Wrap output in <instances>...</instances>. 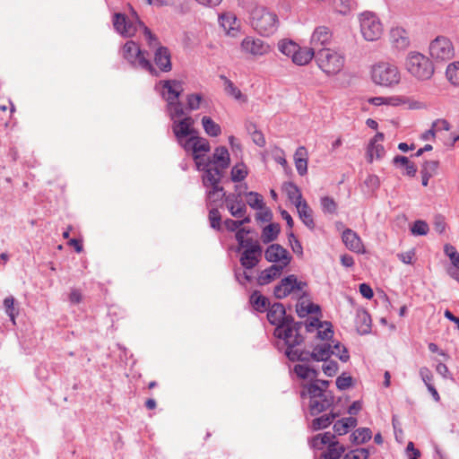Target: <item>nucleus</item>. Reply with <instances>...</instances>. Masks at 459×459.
I'll return each mask as SVG.
<instances>
[{"instance_id": "1", "label": "nucleus", "mask_w": 459, "mask_h": 459, "mask_svg": "<svg viewBox=\"0 0 459 459\" xmlns=\"http://www.w3.org/2000/svg\"><path fill=\"white\" fill-rule=\"evenodd\" d=\"M252 27L262 36L273 35L279 27L277 14L263 5L255 6L251 12Z\"/></svg>"}, {"instance_id": "2", "label": "nucleus", "mask_w": 459, "mask_h": 459, "mask_svg": "<svg viewBox=\"0 0 459 459\" xmlns=\"http://www.w3.org/2000/svg\"><path fill=\"white\" fill-rule=\"evenodd\" d=\"M273 295L277 299H283L290 295H299L298 299H307L309 297L307 282L299 281L295 274H290L274 286Z\"/></svg>"}, {"instance_id": "3", "label": "nucleus", "mask_w": 459, "mask_h": 459, "mask_svg": "<svg viewBox=\"0 0 459 459\" xmlns=\"http://www.w3.org/2000/svg\"><path fill=\"white\" fill-rule=\"evenodd\" d=\"M146 52L141 50L137 43L133 40L127 41L122 48L123 57L133 66L141 67L148 71L152 76L158 77L160 72L152 65L145 56Z\"/></svg>"}, {"instance_id": "4", "label": "nucleus", "mask_w": 459, "mask_h": 459, "mask_svg": "<svg viewBox=\"0 0 459 459\" xmlns=\"http://www.w3.org/2000/svg\"><path fill=\"white\" fill-rule=\"evenodd\" d=\"M405 67L412 76L421 81L430 79L435 71L432 62L419 52L408 54Z\"/></svg>"}, {"instance_id": "5", "label": "nucleus", "mask_w": 459, "mask_h": 459, "mask_svg": "<svg viewBox=\"0 0 459 459\" xmlns=\"http://www.w3.org/2000/svg\"><path fill=\"white\" fill-rule=\"evenodd\" d=\"M348 432H336L338 436L347 434ZM336 437L335 432H324L323 435L319 434L312 438L310 445L313 448L322 449L324 445H328L327 451L323 455L324 459H340L345 451L343 445L334 440Z\"/></svg>"}, {"instance_id": "6", "label": "nucleus", "mask_w": 459, "mask_h": 459, "mask_svg": "<svg viewBox=\"0 0 459 459\" xmlns=\"http://www.w3.org/2000/svg\"><path fill=\"white\" fill-rule=\"evenodd\" d=\"M344 56L337 51L322 48L316 52V62L326 74H338L344 65Z\"/></svg>"}, {"instance_id": "7", "label": "nucleus", "mask_w": 459, "mask_h": 459, "mask_svg": "<svg viewBox=\"0 0 459 459\" xmlns=\"http://www.w3.org/2000/svg\"><path fill=\"white\" fill-rule=\"evenodd\" d=\"M372 80L378 85L392 87L399 83L401 75L395 65L381 62L373 66Z\"/></svg>"}, {"instance_id": "8", "label": "nucleus", "mask_w": 459, "mask_h": 459, "mask_svg": "<svg viewBox=\"0 0 459 459\" xmlns=\"http://www.w3.org/2000/svg\"><path fill=\"white\" fill-rule=\"evenodd\" d=\"M359 25L361 34L368 41L377 40L383 33L382 23L374 13H362L359 16Z\"/></svg>"}, {"instance_id": "9", "label": "nucleus", "mask_w": 459, "mask_h": 459, "mask_svg": "<svg viewBox=\"0 0 459 459\" xmlns=\"http://www.w3.org/2000/svg\"><path fill=\"white\" fill-rule=\"evenodd\" d=\"M195 120L191 117H186L180 120H174L172 131L177 142L181 147L188 146L187 139L198 134V131L194 127Z\"/></svg>"}, {"instance_id": "10", "label": "nucleus", "mask_w": 459, "mask_h": 459, "mask_svg": "<svg viewBox=\"0 0 459 459\" xmlns=\"http://www.w3.org/2000/svg\"><path fill=\"white\" fill-rule=\"evenodd\" d=\"M429 55L436 61H447L454 56L451 41L446 37H437L429 45Z\"/></svg>"}, {"instance_id": "11", "label": "nucleus", "mask_w": 459, "mask_h": 459, "mask_svg": "<svg viewBox=\"0 0 459 459\" xmlns=\"http://www.w3.org/2000/svg\"><path fill=\"white\" fill-rule=\"evenodd\" d=\"M264 258L270 263L285 268L290 264L292 257L281 245L272 244L265 249Z\"/></svg>"}, {"instance_id": "12", "label": "nucleus", "mask_w": 459, "mask_h": 459, "mask_svg": "<svg viewBox=\"0 0 459 459\" xmlns=\"http://www.w3.org/2000/svg\"><path fill=\"white\" fill-rule=\"evenodd\" d=\"M241 49L252 56H263L270 51V46L260 39L248 36L242 40Z\"/></svg>"}, {"instance_id": "13", "label": "nucleus", "mask_w": 459, "mask_h": 459, "mask_svg": "<svg viewBox=\"0 0 459 459\" xmlns=\"http://www.w3.org/2000/svg\"><path fill=\"white\" fill-rule=\"evenodd\" d=\"M113 25L115 30L124 37L134 36L136 32V24L129 21L128 18L120 13L114 14Z\"/></svg>"}, {"instance_id": "14", "label": "nucleus", "mask_w": 459, "mask_h": 459, "mask_svg": "<svg viewBox=\"0 0 459 459\" xmlns=\"http://www.w3.org/2000/svg\"><path fill=\"white\" fill-rule=\"evenodd\" d=\"M273 335L282 339L289 347L299 346L304 342V337L300 333H295L291 327H275Z\"/></svg>"}, {"instance_id": "15", "label": "nucleus", "mask_w": 459, "mask_h": 459, "mask_svg": "<svg viewBox=\"0 0 459 459\" xmlns=\"http://www.w3.org/2000/svg\"><path fill=\"white\" fill-rule=\"evenodd\" d=\"M342 239L348 249L362 254L365 252L364 245L359 236L352 230L346 229L342 234Z\"/></svg>"}, {"instance_id": "16", "label": "nucleus", "mask_w": 459, "mask_h": 459, "mask_svg": "<svg viewBox=\"0 0 459 459\" xmlns=\"http://www.w3.org/2000/svg\"><path fill=\"white\" fill-rule=\"evenodd\" d=\"M262 251L263 250L261 246L255 247L253 250H244L239 259L242 267L245 268L246 270H250L255 267L260 261Z\"/></svg>"}, {"instance_id": "17", "label": "nucleus", "mask_w": 459, "mask_h": 459, "mask_svg": "<svg viewBox=\"0 0 459 459\" xmlns=\"http://www.w3.org/2000/svg\"><path fill=\"white\" fill-rule=\"evenodd\" d=\"M154 63L160 72L168 73L172 69L170 51L168 48L159 46L154 53Z\"/></svg>"}, {"instance_id": "18", "label": "nucleus", "mask_w": 459, "mask_h": 459, "mask_svg": "<svg viewBox=\"0 0 459 459\" xmlns=\"http://www.w3.org/2000/svg\"><path fill=\"white\" fill-rule=\"evenodd\" d=\"M164 90H167L168 96L162 92L163 98L167 102L178 101V98L183 91V82L178 80H165L160 82Z\"/></svg>"}, {"instance_id": "19", "label": "nucleus", "mask_w": 459, "mask_h": 459, "mask_svg": "<svg viewBox=\"0 0 459 459\" xmlns=\"http://www.w3.org/2000/svg\"><path fill=\"white\" fill-rule=\"evenodd\" d=\"M283 269L284 268L281 265L272 264L268 268L261 271L256 279L257 284L260 286H264L271 283L281 276Z\"/></svg>"}, {"instance_id": "20", "label": "nucleus", "mask_w": 459, "mask_h": 459, "mask_svg": "<svg viewBox=\"0 0 459 459\" xmlns=\"http://www.w3.org/2000/svg\"><path fill=\"white\" fill-rule=\"evenodd\" d=\"M334 401V396L332 392H329L325 396L319 397L318 399L309 401V411L311 415H317L320 412L330 408Z\"/></svg>"}, {"instance_id": "21", "label": "nucleus", "mask_w": 459, "mask_h": 459, "mask_svg": "<svg viewBox=\"0 0 459 459\" xmlns=\"http://www.w3.org/2000/svg\"><path fill=\"white\" fill-rule=\"evenodd\" d=\"M188 146L182 147L185 151H192V156L201 154L200 152H208L211 149L209 142L205 138L199 137L198 134L187 139Z\"/></svg>"}, {"instance_id": "22", "label": "nucleus", "mask_w": 459, "mask_h": 459, "mask_svg": "<svg viewBox=\"0 0 459 459\" xmlns=\"http://www.w3.org/2000/svg\"><path fill=\"white\" fill-rule=\"evenodd\" d=\"M204 174L202 177L203 185L209 188L215 186H220L221 178L223 177V170L219 168L210 167L203 170Z\"/></svg>"}, {"instance_id": "23", "label": "nucleus", "mask_w": 459, "mask_h": 459, "mask_svg": "<svg viewBox=\"0 0 459 459\" xmlns=\"http://www.w3.org/2000/svg\"><path fill=\"white\" fill-rule=\"evenodd\" d=\"M212 165L223 170L230 166V158L229 151L224 146L215 148L212 156L211 157Z\"/></svg>"}, {"instance_id": "24", "label": "nucleus", "mask_w": 459, "mask_h": 459, "mask_svg": "<svg viewBox=\"0 0 459 459\" xmlns=\"http://www.w3.org/2000/svg\"><path fill=\"white\" fill-rule=\"evenodd\" d=\"M390 39L393 46L399 50H404L410 45L408 33L402 28L392 29L390 31Z\"/></svg>"}, {"instance_id": "25", "label": "nucleus", "mask_w": 459, "mask_h": 459, "mask_svg": "<svg viewBox=\"0 0 459 459\" xmlns=\"http://www.w3.org/2000/svg\"><path fill=\"white\" fill-rule=\"evenodd\" d=\"M225 190L221 186L209 187L206 191V205L208 207L222 206Z\"/></svg>"}, {"instance_id": "26", "label": "nucleus", "mask_w": 459, "mask_h": 459, "mask_svg": "<svg viewBox=\"0 0 459 459\" xmlns=\"http://www.w3.org/2000/svg\"><path fill=\"white\" fill-rule=\"evenodd\" d=\"M267 319L269 323L276 327H279L282 316L285 314V307L283 304L275 302L267 308Z\"/></svg>"}, {"instance_id": "27", "label": "nucleus", "mask_w": 459, "mask_h": 459, "mask_svg": "<svg viewBox=\"0 0 459 459\" xmlns=\"http://www.w3.org/2000/svg\"><path fill=\"white\" fill-rule=\"evenodd\" d=\"M332 33L325 26L317 27L312 34L311 44L314 48L317 46H325L330 42Z\"/></svg>"}, {"instance_id": "28", "label": "nucleus", "mask_w": 459, "mask_h": 459, "mask_svg": "<svg viewBox=\"0 0 459 459\" xmlns=\"http://www.w3.org/2000/svg\"><path fill=\"white\" fill-rule=\"evenodd\" d=\"M313 57L316 58V52L313 48H302L299 46V49L296 50L291 59L297 65H305L308 64Z\"/></svg>"}, {"instance_id": "29", "label": "nucleus", "mask_w": 459, "mask_h": 459, "mask_svg": "<svg viewBox=\"0 0 459 459\" xmlns=\"http://www.w3.org/2000/svg\"><path fill=\"white\" fill-rule=\"evenodd\" d=\"M297 210L299 216L302 222L311 230H313L316 227L314 218H313V211L307 204L306 201L300 205H297Z\"/></svg>"}, {"instance_id": "30", "label": "nucleus", "mask_w": 459, "mask_h": 459, "mask_svg": "<svg viewBox=\"0 0 459 459\" xmlns=\"http://www.w3.org/2000/svg\"><path fill=\"white\" fill-rule=\"evenodd\" d=\"M249 302L257 312L263 313L270 307L268 298L262 295L259 290H254L250 295Z\"/></svg>"}, {"instance_id": "31", "label": "nucleus", "mask_w": 459, "mask_h": 459, "mask_svg": "<svg viewBox=\"0 0 459 459\" xmlns=\"http://www.w3.org/2000/svg\"><path fill=\"white\" fill-rule=\"evenodd\" d=\"M283 189L287 194L290 201L297 207L304 203L302 194L296 184L293 182H287L283 186Z\"/></svg>"}, {"instance_id": "32", "label": "nucleus", "mask_w": 459, "mask_h": 459, "mask_svg": "<svg viewBox=\"0 0 459 459\" xmlns=\"http://www.w3.org/2000/svg\"><path fill=\"white\" fill-rule=\"evenodd\" d=\"M333 353L334 351L331 350V345L329 343H324L316 345L313 351H311L310 357H312V359L315 361H327Z\"/></svg>"}, {"instance_id": "33", "label": "nucleus", "mask_w": 459, "mask_h": 459, "mask_svg": "<svg viewBox=\"0 0 459 459\" xmlns=\"http://www.w3.org/2000/svg\"><path fill=\"white\" fill-rule=\"evenodd\" d=\"M306 155L307 151L303 146L299 147L294 154L295 166L300 176H304L307 172V159Z\"/></svg>"}, {"instance_id": "34", "label": "nucleus", "mask_w": 459, "mask_h": 459, "mask_svg": "<svg viewBox=\"0 0 459 459\" xmlns=\"http://www.w3.org/2000/svg\"><path fill=\"white\" fill-rule=\"evenodd\" d=\"M219 77L221 81H223L224 91L228 95L233 97L237 100H241L243 102L247 100V97L238 87L234 85V83L230 79H228L223 74H221Z\"/></svg>"}, {"instance_id": "35", "label": "nucleus", "mask_w": 459, "mask_h": 459, "mask_svg": "<svg viewBox=\"0 0 459 459\" xmlns=\"http://www.w3.org/2000/svg\"><path fill=\"white\" fill-rule=\"evenodd\" d=\"M281 231L280 224L278 223H270L265 226L261 234V240L264 244L271 243L274 241Z\"/></svg>"}, {"instance_id": "36", "label": "nucleus", "mask_w": 459, "mask_h": 459, "mask_svg": "<svg viewBox=\"0 0 459 459\" xmlns=\"http://www.w3.org/2000/svg\"><path fill=\"white\" fill-rule=\"evenodd\" d=\"M357 330L359 334H367L371 331V317L367 311H362L357 315Z\"/></svg>"}, {"instance_id": "37", "label": "nucleus", "mask_w": 459, "mask_h": 459, "mask_svg": "<svg viewBox=\"0 0 459 459\" xmlns=\"http://www.w3.org/2000/svg\"><path fill=\"white\" fill-rule=\"evenodd\" d=\"M320 311V306L312 302L308 303L307 305H305L304 299H298V303L296 305V312L299 317L303 318L307 316L308 314H316L319 313Z\"/></svg>"}, {"instance_id": "38", "label": "nucleus", "mask_w": 459, "mask_h": 459, "mask_svg": "<svg viewBox=\"0 0 459 459\" xmlns=\"http://www.w3.org/2000/svg\"><path fill=\"white\" fill-rule=\"evenodd\" d=\"M306 391L301 392V396L304 397L306 394L309 395L310 401L318 399L319 397L325 396L329 392L323 389L317 383L313 382L305 386Z\"/></svg>"}, {"instance_id": "39", "label": "nucleus", "mask_w": 459, "mask_h": 459, "mask_svg": "<svg viewBox=\"0 0 459 459\" xmlns=\"http://www.w3.org/2000/svg\"><path fill=\"white\" fill-rule=\"evenodd\" d=\"M202 124L205 133L212 137H216L221 134V128L216 124L210 117H203Z\"/></svg>"}, {"instance_id": "40", "label": "nucleus", "mask_w": 459, "mask_h": 459, "mask_svg": "<svg viewBox=\"0 0 459 459\" xmlns=\"http://www.w3.org/2000/svg\"><path fill=\"white\" fill-rule=\"evenodd\" d=\"M278 49L283 55L292 58L296 50L299 49V46L290 39H281L278 42Z\"/></svg>"}, {"instance_id": "41", "label": "nucleus", "mask_w": 459, "mask_h": 459, "mask_svg": "<svg viewBox=\"0 0 459 459\" xmlns=\"http://www.w3.org/2000/svg\"><path fill=\"white\" fill-rule=\"evenodd\" d=\"M219 21L223 29L228 31L235 30L236 28L238 27V19L231 13H227L220 15Z\"/></svg>"}, {"instance_id": "42", "label": "nucleus", "mask_w": 459, "mask_h": 459, "mask_svg": "<svg viewBox=\"0 0 459 459\" xmlns=\"http://www.w3.org/2000/svg\"><path fill=\"white\" fill-rule=\"evenodd\" d=\"M247 195V204H248L252 209L255 210H263L264 208V198L262 195L257 192L250 191L246 194Z\"/></svg>"}, {"instance_id": "43", "label": "nucleus", "mask_w": 459, "mask_h": 459, "mask_svg": "<svg viewBox=\"0 0 459 459\" xmlns=\"http://www.w3.org/2000/svg\"><path fill=\"white\" fill-rule=\"evenodd\" d=\"M167 111L171 120L182 117L185 114L182 102L178 101H169L167 102Z\"/></svg>"}, {"instance_id": "44", "label": "nucleus", "mask_w": 459, "mask_h": 459, "mask_svg": "<svg viewBox=\"0 0 459 459\" xmlns=\"http://www.w3.org/2000/svg\"><path fill=\"white\" fill-rule=\"evenodd\" d=\"M209 208L210 209H209L208 219H209L210 226L213 230L221 231L222 230L221 212L218 210V207H209Z\"/></svg>"}, {"instance_id": "45", "label": "nucleus", "mask_w": 459, "mask_h": 459, "mask_svg": "<svg viewBox=\"0 0 459 459\" xmlns=\"http://www.w3.org/2000/svg\"><path fill=\"white\" fill-rule=\"evenodd\" d=\"M293 370L301 379H307L311 377V375L313 377H316L318 375V372L316 369L302 364L295 365Z\"/></svg>"}, {"instance_id": "46", "label": "nucleus", "mask_w": 459, "mask_h": 459, "mask_svg": "<svg viewBox=\"0 0 459 459\" xmlns=\"http://www.w3.org/2000/svg\"><path fill=\"white\" fill-rule=\"evenodd\" d=\"M335 419L334 414H325L321 417L316 418L313 420V430H320L326 429Z\"/></svg>"}, {"instance_id": "47", "label": "nucleus", "mask_w": 459, "mask_h": 459, "mask_svg": "<svg viewBox=\"0 0 459 459\" xmlns=\"http://www.w3.org/2000/svg\"><path fill=\"white\" fill-rule=\"evenodd\" d=\"M321 208L324 213L334 214L337 211V204L333 198L324 196L320 199Z\"/></svg>"}, {"instance_id": "48", "label": "nucleus", "mask_w": 459, "mask_h": 459, "mask_svg": "<svg viewBox=\"0 0 459 459\" xmlns=\"http://www.w3.org/2000/svg\"><path fill=\"white\" fill-rule=\"evenodd\" d=\"M233 182H241L247 176V170L243 163L234 166L230 172Z\"/></svg>"}, {"instance_id": "49", "label": "nucleus", "mask_w": 459, "mask_h": 459, "mask_svg": "<svg viewBox=\"0 0 459 459\" xmlns=\"http://www.w3.org/2000/svg\"><path fill=\"white\" fill-rule=\"evenodd\" d=\"M356 425L357 419L351 415L350 417L337 420L333 425V430H341V429L347 430L349 429L355 428Z\"/></svg>"}, {"instance_id": "50", "label": "nucleus", "mask_w": 459, "mask_h": 459, "mask_svg": "<svg viewBox=\"0 0 459 459\" xmlns=\"http://www.w3.org/2000/svg\"><path fill=\"white\" fill-rule=\"evenodd\" d=\"M446 74L451 83L459 86V63L450 64L446 68Z\"/></svg>"}, {"instance_id": "51", "label": "nucleus", "mask_w": 459, "mask_h": 459, "mask_svg": "<svg viewBox=\"0 0 459 459\" xmlns=\"http://www.w3.org/2000/svg\"><path fill=\"white\" fill-rule=\"evenodd\" d=\"M4 307L5 313L10 317L11 321L15 324V316L18 314L16 308L14 307V298L13 296L6 297L4 299Z\"/></svg>"}, {"instance_id": "52", "label": "nucleus", "mask_w": 459, "mask_h": 459, "mask_svg": "<svg viewBox=\"0 0 459 459\" xmlns=\"http://www.w3.org/2000/svg\"><path fill=\"white\" fill-rule=\"evenodd\" d=\"M235 238L238 244V250L240 248H244V250H246V249L253 250L255 247L261 246L258 243V241H254L250 238H244V237L240 236V233L235 234Z\"/></svg>"}, {"instance_id": "53", "label": "nucleus", "mask_w": 459, "mask_h": 459, "mask_svg": "<svg viewBox=\"0 0 459 459\" xmlns=\"http://www.w3.org/2000/svg\"><path fill=\"white\" fill-rule=\"evenodd\" d=\"M196 169L203 171L212 166L211 157H207L204 154H195L193 156Z\"/></svg>"}, {"instance_id": "54", "label": "nucleus", "mask_w": 459, "mask_h": 459, "mask_svg": "<svg viewBox=\"0 0 459 459\" xmlns=\"http://www.w3.org/2000/svg\"><path fill=\"white\" fill-rule=\"evenodd\" d=\"M333 4L339 13L342 14L347 13L356 7V2L354 0H333Z\"/></svg>"}, {"instance_id": "55", "label": "nucleus", "mask_w": 459, "mask_h": 459, "mask_svg": "<svg viewBox=\"0 0 459 459\" xmlns=\"http://www.w3.org/2000/svg\"><path fill=\"white\" fill-rule=\"evenodd\" d=\"M444 252L450 258L452 264L459 270V253L456 251L455 247L450 244H446Z\"/></svg>"}, {"instance_id": "56", "label": "nucleus", "mask_w": 459, "mask_h": 459, "mask_svg": "<svg viewBox=\"0 0 459 459\" xmlns=\"http://www.w3.org/2000/svg\"><path fill=\"white\" fill-rule=\"evenodd\" d=\"M247 204L243 200H241L235 205H230L228 211L230 212L231 216L238 219L243 217L247 213Z\"/></svg>"}, {"instance_id": "57", "label": "nucleus", "mask_w": 459, "mask_h": 459, "mask_svg": "<svg viewBox=\"0 0 459 459\" xmlns=\"http://www.w3.org/2000/svg\"><path fill=\"white\" fill-rule=\"evenodd\" d=\"M385 153V148L382 144H374V146H368V162L373 161L374 154L377 159H381Z\"/></svg>"}, {"instance_id": "58", "label": "nucleus", "mask_w": 459, "mask_h": 459, "mask_svg": "<svg viewBox=\"0 0 459 459\" xmlns=\"http://www.w3.org/2000/svg\"><path fill=\"white\" fill-rule=\"evenodd\" d=\"M411 231L415 236H425L429 232V225L424 221H416L411 228Z\"/></svg>"}, {"instance_id": "59", "label": "nucleus", "mask_w": 459, "mask_h": 459, "mask_svg": "<svg viewBox=\"0 0 459 459\" xmlns=\"http://www.w3.org/2000/svg\"><path fill=\"white\" fill-rule=\"evenodd\" d=\"M288 239H289L290 246L293 253H295L298 255H303L302 245L292 231H290L288 234Z\"/></svg>"}, {"instance_id": "60", "label": "nucleus", "mask_w": 459, "mask_h": 459, "mask_svg": "<svg viewBox=\"0 0 459 459\" xmlns=\"http://www.w3.org/2000/svg\"><path fill=\"white\" fill-rule=\"evenodd\" d=\"M352 383L353 378L351 376L346 375V373H342L336 378V386L341 391L351 387Z\"/></svg>"}, {"instance_id": "61", "label": "nucleus", "mask_w": 459, "mask_h": 459, "mask_svg": "<svg viewBox=\"0 0 459 459\" xmlns=\"http://www.w3.org/2000/svg\"><path fill=\"white\" fill-rule=\"evenodd\" d=\"M242 200V193H230L227 194L225 192V196L223 197V202L226 204L227 209L229 210L230 205H235L237 203Z\"/></svg>"}, {"instance_id": "62", "label": "nucleus", "mask_w": 459, "mask_h": 459, "mask_svg": "<svg viewBox=\"0 0 459 459\" xmlns=\"http://www.w3.org/2000/svg\"><path fill=\"white\" fill-rule=\"evenodd\" d=\"M201 94H189L187 96V108L190 110H196L199 108L201 101H202Z\"/></svg>"}, {"instance_id": "63", "label": "nucleus", "mask_w": 459, "mask_h": 459, "mask_svg": "<svg viewBox=\"0 0 459 459\" xmlns=\"http://www.w3.org/2000/svg\"><path fill=\"white\" fill-rule=\"evenodd\" d=\"M420 377L421 378V380L424 382V384L426 385L427 388L430 385H433L432 384V381H433V374L432 372L430 371V369L427 367H421L420 368Z\"/></svg>"}, {"instance_id": "64", "label": "nucleus", "mask_w": 459, "mask_h": 459, "mask_svg": "<svg viewBox=\"0 0 459 459\" xmlns=\"http://www.w3.org/2000/svg\"><path fill=\"white\" fill-rule=\"evenodd\" d=\"M438 164L437 160H426L422 165L420 172H424L433 177L438 168Z\"/></svg>"}]
</instances>
